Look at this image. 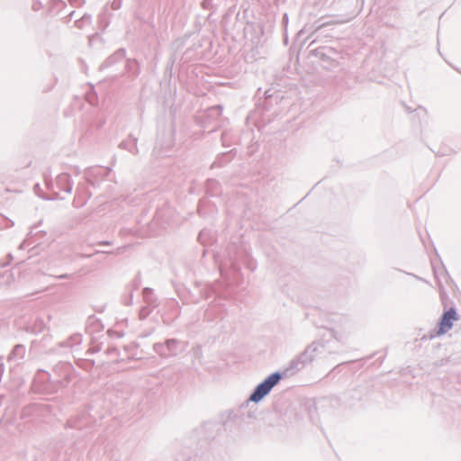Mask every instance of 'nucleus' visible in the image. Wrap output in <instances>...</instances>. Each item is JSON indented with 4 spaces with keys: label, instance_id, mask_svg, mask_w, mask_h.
<instances>
[{
    "label": "nucleus",
    "instance_id": "nucleus-1",
    "mask_svg": "<svg viewBox=\"0 0 461 461\" xmlns=\"http://www.w3.org/2000/svg\"><path fill=\"white\" fill-rule=\"evenodd\" d=\"M280 378L281 376L277 373L269 375L264 382L258 385L255 392L251 394L250 400L253 402L260 401L279 382Z\"/></svg>",
    "mask_w": 461,
    "mask_h": 461
},
{
    "label": "nucleus",
    "instance_id": "nucleus-2",
    "mask_svg": "<svg viewBox=\"0 0 461 461\" xmlns=\"http://www.w3.org/2000/svg\"><path fill=\"white\" fill-rule=\"evenodd\" d=\"M456 320H457V315H456V311L453 308L447 311L441 318L438 335H442V334L447 332L449 330H451V328L453 327V321H455Z\"/></svg>",
    "mask_w": 461,
    "mask_h": 461
}]
</instances>
